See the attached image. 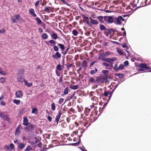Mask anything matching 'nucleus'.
I'll return each mask as SVG.
<instances>
[{
	"label": "nucleus",
	"mask_w": 151,
	"mask_h": 151,
	"mask_svg": "<svg viewBox=\"0 0 151 151\" xmlns=\"http://www.w3.org/2000/svg\"><path fill=\"white\" fill-rule=\"evenodd\" d=\"M147 0H145L144 3L142 0H133L130 4L133 8L136 7V9L139 8L146 5Z\"/></svg>",
	"instance_id": "obj_1"
},
{
	"label": "nucleus",
	"mask_w": 151,
	"mask_h": 151,
	"mask_svg": "<svg viewBox=\"0 0 151 151\" xmlns=\"http://www.w3.org/2000/svg\"><path fill=\"white\" fill-rule=\"evenodd\" d=\"M73 65V64H68V63L66 65V67L68 69V70H69V68L70 67H72Z\"/></svg>",
	"instance_id": "obj_54"
},
{
	"label": "nucleus",
	"mask_w": 151,
	"mask_h": 151,
	"mask_svg": "<svg viewBox=\"0 0 151 151\" xmlns=\"http://www.w3.org/2000/svg\"><path fill=\"white\" fill-rule=\"evenodd\" d=\"M24 70L23 68L20 69L19 70V74H22L24 73Z\"/></svg>",
	"instance_id": "obj_47"
},
{
	"label": "nucleus",
	"mask_w": 151,
	"mask_h": 151,
	"mask_svg": "<svg viewBox=\"0 0 151 151\" xmlns=\"http://www.w3.org/2000/svg\"><path fill=\"white\" fill-rule=\"evenodd\" d=\"M49 42L50 43H51V44H54V45H55L56 43V42L54 40H50L49 41Z\"/></svg>",
	"instance_id": "obj_61"
},
{
	"label": "nucleus",
	"mask_w": 151,
	"mask_h": 151,
	"mask_svg": "<svg viewBox=\"0 0 151 151\" xmlns=\"http://www.w3.org/2000/svg\"><path fill=\"white\" fill-rule=\"evenodd\" d=\"M16 95L17 97L20 98L22 96L23 93L21 91H17L16 93Z\"/></svg>",
	"instance_id": "obj_15"
},
{
	"label": "nucleus",
	"mask_w": 151,
	"mask_h": 151,
	"mask_svg": "<svg viewBox=\"0 0 151 151\" xmlns=\"http://www.w3.org/2000/svg\"><path fill=\"white\" fill-rule=\"evenodd\" d=\"M37 108H33L32 109V114L35 113V114H37Z\"/></svg>",
	"instance_id": "obj_39"
},
{
	"label": "nucleus",
	"mask_w": 151,
	"mask_h": 151,
	"mask_svg": "<svg viewBox=\"0 0 151 151\" xmlns=\"http://www.w3.org/2000/svg\"><path fill=\"white\" fill-rule=\"evenodd\" d=\"M137 67L140 68V69H137V70L139 71H145L146 70H151V68L147 66V65L145 63H142L139 64L137 66Z\"/></svg>",
	"instance_id": "obj_2"
},
{
	"label": "nucleus",
	"mask_w": 151,
	"mask_h": 151,
	"mask_svg": "<svg viewBox=\"0 0 151 151\" xmlns=\"http://www.w3.org/2000/svg\"><path fill=\"white\" fill-rule=\"evenodd\" d=\"M53 49L55 51H56V52H57L58 50H59V48H58V47L56 46V45H55L54 47H53Z\"/></svg>",
	"instance_id": "obj_57"
},
{
	"label": "nucleus",
	"mask_w": 151,
	"mask_h": 151,
	"mask_svg": "<svg viewBox=\"0 0 151 151\" xmlns=\"http://www.w3.org/2000/svg\"><path fill=\"white\" fill-rule=\"evenodd\" d=\"M108 95H110L109 91H105L104 93L103 94V95L105 97L107 96Z\"/></svg>",
	"instance_id": "obj_34"
},
{
	"label": "nucleus",
	"mask_w": 151,
	"mask_h": 151,
	"mask_svg": "<svg viewBox=\"0 0 151 151\" xmlns=\"http://www.w3.org/2000/svg\"><path fill=\"white\" fill-rule=\"evenodd\" d=\"M51 109L53 111L55 110V104L54 103H53L51 104Z\"/></svg>",
	"instance_id": "obj_40"
},
{
	"label": "nucleus",
	"mask_w": 151,
	"mask_h": 151,
	"mask_svg": "<svg viewBox=\"0 0 151 151\" xmlns=\"http://www.w3.org/2000/svg\"><path fill=\"white\" fill-rule=\"evenodd\" d=\"M0 73L2 75H6L5 72H3V70H2V68L0 67Z\"/></svg>",
	"instance_id": "obj_62"
},
{
	"label": "nucleus",
	"mask_w": 151,
	"mask_h": 151,
	"mask_svg": "<svg viewBox=\"0 0 151 151\" xmlns=\"http://www.w3.org/2000/svg\"><path fill=\"white\" fill-rule=\"evenodd\" d=\"M5 120H6L10 124L11 123V119L9 117V116Z\"/></svg>",
	"instance_id": "obj_52"
},
{
	"label": "nucleus",
	"mask_w": 151,
	"mask_h": 151,
	"mask_svg": "<svg viewBox=\"0 0 151 151\" xmlns=\"http://www.w3.org/2000/svg\"><path fill=\"white\" fill-rule=\"evenodd\" d=\"M4 148L6 150H8L10 149L9 147V146H7L6 145H5L4 146Z\"/></svg>",
	"instance_id": "obj_60"
},
{
	"label": "nucleus",
	"mask_w": 151,
	"mask_h": 151,
	"mask_svg": "<svg viewBox=\"0 0 151 151\" xmlns=\"http://www.w3.org/2000/svg\"><path fill=\"white\" fill-rule=\"evenodd\" d=\"M56 68L59 70H61L63 69V66H61L60 64H58L56 66Z\"/></svg>",
	"instance_id": "obj_30"
},
{
	"label": "nucleus",
	"mask_w": 151,
	"mask_h": 151,
	"mask_svg": "<svg viewBox=\"0 0 151 151\" xmlns=\"http://www.w3.org/2000/svg\"><path fill=\"white\" fill-rule=\"evenodd\" d=\"M20 132L19 131V130L16 129V130L15 133V135H20Z\"/></svg>",
	"instance_id": "obj_49"
},
{
	"label": "nucleus",
	"mask_w": 151,
	"mask_h": 151,
	"mask_svg": "<svg viewBox=\"0 0 151 151\" xmlns=\"http://www.w3.org/2000/svg\"><path fill=\"white\" fill-rule=\"evenodd\" d=\"M23 124L26 126L29 125V123L28 122V120L26 117H24L23 118Z\"/></svg>",
	"instance_id": "obj_12"
},
{
	"label": "nucleus",
	"mask_w": 151,
	"mask_h": 151,
	"mask_svg": "<svg viewBox=\"0 0 151 151\" xmlns=\"http://www.w3.org/2000/svg\"><path fill=\"white\" fill-rule=\"evenodd\" d=\"M114 29L110 28H106L104 32V33L107 36H108L110 34H111L112 32H114Z\"/></svg>",
	"instance_id": "obj_7"
},
{
	"label": "nucleus",
	"mask_w": 151,
	"mask_h": 151,
	"mask_svg": "<svg viewBox=\"0 0 151 151\" xmlns=\"http://www.w3.org/2000/svg\"><path fill=\"white\" fill-rule=\"evenodd\" d=\"M117 53L118 54H120V55H123V52H122V50H121V49H118L117 50Z\"/></svg>",
	"instance_id": "obj_44"
},
{
	"label": "nucleus",
	"mask_w": 151,
	"mask_h": 151,
	"mask_svg": "<svg viewBox=\"0 0 151 151\" xmlns=\"http://www.w3.org/2000/svg\"><path fill=\"white\" fill-rule=\"evenodd\" d=\"M20 101L19 100H17L15 99H14L13 101V103L17 105H18L19 104Z\"/></svg>",
	"instance_id": "obj_41"
},
{
	"label": "nucleus",
	"mask_w": 151,
	"mask_h": 151,
	"mask_svg": "<svg viewBox=\"0 0 151 151\" xmlns=\"http://www.w3.org/2000/svg\"><path fill=\"white\" fill-rule=\"evenodd\" d=\"M58 46L63 50H65V47L64 45L58 43Z\"/></svg>",
	"instance_id": "obj_27"
},
{
	"label": "nucleus",
	"mask_w": 151,
	"mask_h": 151,
	"mask_svg": "<svg viewBox=\"0 0 151 151\" xmlns=\"http://www.w3.org/2000/svg\"><path fill=\"white\" fill-rule=\"evenodd\" d=\"M114 21H116V22L117 24L119 25L121 24L122 23V22L124 20L123 18L120 16H119L117 17L114 19Z\"/></svg>",
	"instance_id": "obj_6"
},
{
	"label": "nucleus",
	"mask_w": 151,
	"mask_h": 151,
	"mask_svg": "<svg viewBox=\"0 0 151 151\" xmlns=\"http://www.w3.org/2000/svg\"><path fill=\"white\" fill-rule=\"evenodd\" d=\"M116 86L115 87V88L112 90V91H111V92L110 91V95L109 96V99H110L111 97L112 94L113 92H114V89L116 88Z\"/></svg>",
	"instance_id": "obj_50"
},
{
	"label": "nucleus",
	"mask_w": 151,
	"mask_h": 151,
	"mask_svg": "<svg viewBox=\"0 0 151 151\" xmlns=\"http://www.w3.org/2000/svg\"><path fill=\"white\" fill-rule=\"evenodd\" d=\"M106 58L104 54H100L98 56V59L100 60H102L103 61L105 62Z\"/></svg>",
	"instance_id": "obj_17"
},
{
	"label": "nucleus",
	"mask_w": 151,
	"mask_h": 151,
	"mask_svg": "<svg viewBox=\"0 0 151 151\" xmlns=\"http://www.w3.org/2000/svg\"><path fill=\"white\" fill-rule=\"evenodd\" d=\"M102 65H103L105 66L106 67H107L109 66H110V65H109V64H108L106 63H102Z\"/></svg>",
	"instance_id": "obj_55"
},
{
	"label": "nucleus",
	"mask_w": 151,
	"mask_h": 151,
	"mask_svg": "<svg viewBox=\"0 0 151 151\" xmlns=\"http://www.w3.org/2000/svg\"><path fill=\"white\" fill-rule=\"evenodd\" d=\"M104 109V107H100L99 108V114H98V115H100L103 111Z\"/></svg>",
	"instance_id": "obj_36"
},
{
	"label": "nucleus",
	"mask_w": 151,
	"mask_h": 151,
	"mask_svg": "<svg viewBox=\"0 0 151 151\" xmlns=\"http://www.w3.org/2000/svg\"><path fill=\"white\" fill-rule=\"evenodd\" d=\"M5 82V78H1L0 80V83H4Z\"/></svg>",
	"instance_id": "obj_53"
},
{
	"label": "nucleus",
	"mask_w": 151,
	"mask_h": 151,
	"mask_svg": "<svg viewBox=\"0 0 151 151\" xmlns=\"http://www.w3.org/2000/svg\"><path fill=\"white\" fill-rule=\"evenodd\" d=\"M118 63H117L115 65L114 67V69L115 70L117 71L118 70V68L117 67Z\"/></svg>",
	"instance_id": "obj_56"
},
{
	"label": "nucleus",
	"mask_w": 151,
	"mask_h": 151,
	"mask_svg": "<svg viewBox=\"0 0 151 151\" xmlns=\"http://www.w3.org/2000/svg\"><path fill=\"white\" fill-rule=\"evenodd\" d=\"M61 56V54L59 52H57L55 53V55H52V58L57 60L58 58H60Z\"/></svg>",
	"instance_id": "obj_10"
},
{
	"label": "nucleus",
	"mask_w": 151,
	"mask_h": 151,
	"mask_svg": "<svg viewBox=\"0 0 151 151\" xmlns=\"http://www.w3.org/2000/svg\"><path fill=\"white\" fill-rule=\"evenodd\" d=\"M25 85L28 87H30L32 85V83H28L27 81H24Z\"/></svg>",
	"instance_id": "obj_29"
},
{
	"label": "nucleus",
	"mask_w": 151,
	"mask_h": 151,
	"mask_svg": "<svg viewBox=\"0 0 151 151\" xmlns=\"http://www.w3.org/2000/svg\"><path fill=\"white\" fill-rule=\"evenodd\" d=\"M96 94V93L94 91H91L90 92L89 95L91 97H93V96H95V95Z\"/></svg>",
	"instance_id": "obj_46"
},
{
	"label": "nucleus",
	"mask_w": 151,
	"mask_h": 151,
	"mask_svg": "<svg viewBox=\"0 0 151 151\" xmlns=\"http://www.w3.org/2000/svg\"><path fill=\"white\" fill-rule=\"evenodd\" d=\"M64 100V99L63 98H60L58 101L59 104H62L63 103Z\"/></svg>",
	"instance_id": "obj_59"
},
{
	"label": "nucleus",
	"mask_w": 151,
	"mask_h": 151,
	"mask_svg": "<svg viewBox=\"0 0 151 151\" xmlns=\"http://www.w3.org/2000/svg\"><path fill=\"white\" fill-rule=\"evenodd\" d=\"M29 13L32 15L33 17H35L37 16V14L35 13V10L33 9H30L29 10Z\"/></svg>",
	"instance_id": "obj_11"
},
{
	"label": "nucleus",
	"mask_w": 151,
	"mask_h": 151,
	"mask_svg": "<svg viewBox=\"0 0 151 151\" xmlns=\"http://www.w3.org/2000/svg\"><path fill=\"white\" fill-rule=\"evenodd\" d=\"M97 69L96 68L95 69V70H92L90 71V74L91 75H93L95 74L97 71Z\"/></svg>",
	"instance_id": "obj_32"
},
{
	"label": "nucleus",
	"mask_w": 151,
	"mask_h": 151,
	"mask_svg": "<svg viewBox=\"0 0 151 151\" xmlns=\"http://www.w3.org/2000/svg\"><path fill=\"white\" fill-rule=\"evenodd\" d=\"M47 35L45 33H43L42 36V37L43 39H46L48 38Z\"/></svg>",
	"instance_id": "obj_31"
},
{
	"label": "nucleus",
	"mask_w": 151,
	"mask_h": 151,
	"mask_svg": "<svg viewBox=\"0 0 151 151\" xmlns=\"http://www.w3.org/2000/svg\"><path fill=\"white\" fill-rule=\"evenodd\" d=\"M35 19L37 22V23L38 25L40 24H42V21L38 17H37L35 18Z\"/></svg>",
	"instance_id": "obj_23"
},
{
	"label": "nucleus",
	"mask_w": 151,
	"mask_h": 151,
	"mask_svg": "<svg viewBox=\"0 0 151 151\" xmlns=\"http://www.w3.org/2000/svg\"><path fill=\"white\" fill-rule=\"evenodd\" d=\"M124 64L125 65L128 66L129 65V63L128 61L126 60L124 62Z\"/></svg>",
	"instance_id": "obj_64"
},
{
	"label": "nucleus",
	"mask_w": 151,
	"mask_h": 151,
	"mask_svg": "<svg viewBox=\"0 0 151 151\" xmlns=\"http://www.w3.org/2000/svg\"><path fill=\"white\" fill-rule=\"evenodd\" d=\"M97 110V108L96 107L94 109V110L92 111V114H90V116H92L94 114H95V116L97 115L98 114V111Z\"/></svg>",
	"instance_id": "obj_20"
},
{
	"label": "nucleus",
	"mask_w": 151,
	"mask_h": 151,
	"mask_svg": "<svg viewBox=\"0 0 151 151\" xmlns=\"http://www.w3.org/2000/svg\"><path fill=\"white\" fill-rule=\"evenodd\" d=\"M87 62L86 60H84L82 62L81 65L84 68H86L87 67Z\"/></svg>",
	"instance_id": "obj_25"
},
{
	"label": "nucleus",
	"mask_w": 151,
	"mask_h": 151,
	"mask_svg": "<svg viewBox=\"0 0 151 151\" xmlns=\"http://www.w3.org/2000/svg\"><path fill=\"white\" fill-rule=\"evenodd\" d=\"M95 81L94 78L93 77H90L89 78V82L93 83H94Z\"/></svg>",
	"instance_id": "obj_45"
},
{
	"label": "nucleus",
	"mask_w": 151,
	"mask_h": 151,
	"mask_svg": "<svg viewBox=\"0 0 151 151\" xmlns=\"http://www.w3.org/2000/svg\"><path fill=\"white\" fill-rule=\"evenodd\" d=\"M109 71L108 70H103L102 71L103 73L105 74V75H107L109 73Z\"/></svg>",
	"instance_id": "obj_51"
},
{
	"label": "nucleus",
	"mask_w": 151,
	"mask_h": 151,
	"mask_svg": "<svg viewBox=\"0 0 151 151\" xmlns=\"http://www.w3.org/2000/svg\"><path fill=\"white\" fill-rule=\"evenodd\" d=\"M17 79L18 81L21 83L24 82V81H25V79L22 77L18 76L17 77Z\"/></svg>",
	"instance_id": "obj_21"
},
{
	"label": "nucleus",
	"mask_w": 151,
	"mask_h": 151,
	"mask_svg": "<svg viewBox=\"0 0 151 151\" xmlns=\"http://www.w3.org/2000/svg\"><path fill=\"white\" fill-rule=\"evenodd\" d=\"M8 116V114H4L2 113H0V116L4 120Z\"/></svg>",
	"instance_id": "obj_18"
},
{
	"label": "nucleus",
	"mask_w": 151,
	"mask_h": 151,
	"mask_svg": "<svg viewBox=\"0 0 151 151\" xmlns=\"http://www.w3.org/2000/svg\"><path fill=\"white\" fill-rule=\"evenodd\" d=\"M117 59L116 58L113 57L112 58H106L105 62L106 61L107 63H109L110 65V67L112 68L113 67V64L114 62Z\"/></svg>",
	"instance_id": "obj_5"
},
{
	"label": "nucleus",
	"mask_w": 151,
	"mask_h": 151,
	"mask_svg": "<svg viewBox=\"0 0 151 151\" xmlns=\"http://www.w3.org/2000/svg\"><path fill=\"white\" fill-rule=\"evenodd\" d=\"M97 19L98 20V22L100 23L101 24H104L105 21L104 20V16H99L97 17Z\"/></svg>",
	"instance_id": "obj_8"
},
{
	"label": "nucleus",
	"mask_w": 151,
	"mask_h": 151,
	"mask_svg": "<svg viewBox=\"0 0 151 151\" xmlns=\"http://www.w3.org/2000/svg\"><path fill=\"white\" fill-rule=\"evenodd\" d=\"M70 88L73 90H76L79 88V86L77 85L70 86Z\"/></svg>",
	"instance_id": "obj_26"
},
{
	"label": "nucleus",
	"mask_w": 151,
	"mask_h": 151,
	"mask_svg": "<svg viewBox=\"0 0 151 151\" xmlns=\"http://www.w3.org/2000/svg\"><path fill=\"white\" fill-rule=\"evenodd\" d=\"M60 116L57 115L56 117L55 121L57 122V124H58V123L59 121L60 118Z\"/></svg>",
	"instance_id": "obj_42"
},
{
	"label": "nucleus",
	"mask_w": 151,
	"mask_h": 151,
	"mask_svg": "<svg viewBox=\"0 0 151 151\" xmlns=\"http://www.w3.org/2000/svg\"><path fill=\"white\" fill-rule=\"evenodd\" d=\"M90 22L92 24L97 25L98 24V21L92 19L91 17L90 18Z\"/></svg>",
	"instance_id": "obj_13"
},
{
	"label": "nucleus",
	"mask_w": 151,
	"mask_h": 151,
	"mask_svg": "<svg viewBox=\"0 0 151 151\" xmlns=\"http://www.w3.org/2000/svg\"><path fill=\"white\" fill-rule=\"evenodd\" d=\"M25 146V144L23 143H20L19 146V147L21 148V149H23Z\"/></svg>",
	"instance_id": "obj_43"
},
{
	"label": "nucleus",
	"mask_w": 151,
	"mask_h": 151,
	"mask_svg": "<svg viewBox=\"0 0 151 151\" xmlns=\"http://www.w3.org/2000/svg\"><path fill=\"white\" fill-rule=\"evenodd\" d=\"M100 29L101 31L105 30L106 28L105 26L101 24L99 25Z\"/></svg>",
	"instance_id": "obj_24"
},
{
	"label": "nucleus",
	"mask_w": 151,
	"mask_h": 151,
	"mask_svg": "<svg viewBox=\"0 0 151 151\" xmlns=\"http://www.w3.org/2000/svg\"><path fill=\"white\" fill-rule=\"evenodd\" d=\"M32 148L30 145H28L27 148L25 149V151H29L30 150H31Z\"/></svg>",
	"instance_id": "obj_38"
},
{
	"label": "nucleus",
	"mask_w": 151,
	"mask_h": 151,
	"mask_svg": "<svg viewBox=\"0 0 151 151\" xmlns=\"http://www.w3.org/2000/svg\"><path fill=\"white\" fill-rule=\"evenodd\" d=\"M104 54V56L106 57L109 55H110L111 54V52L109 51H108L105 52L103 53Z\"/></svg>",
	"instance_id": "obj_33"
},
{
	"label": "nucleus",
	"mask_w": 151,
	"mask_h": 151,
	"mask_svg": "<svg viewBox=\"0 0 151 151\" xmlns=\"http://www.w3.org/2000/svg\"><path fill=\"white\" fill-rule=\"evenodd\" d=\"M91 109L88 108H86L85 113L87 115H88V114H87L89 113Z\"/></svg>",
	"instance_id": "obj_37"
},
{
	"label": "nucleus",
	"mask_w": 151,
	"mask_h": 151,
	"mask_svg": "<svg viewBox=\"0 0 151 151\" xmlns=\"http://www.w3.org/2000/svg\"><path fill=\"white\" fill-rule=\"evenodd\" d=\"M103 76H99L97 78L96 80L95 81V82L96 83H102L104 81Z\"/></svg>",
	"instance_id": "obj_9"
},
{
	"label": "nucleus",
	"mask_w": 151,
	"mask_h": 151,
	"mask_svg": "<svg viewBox=\"0 0 151 151\" xmlns=\"http://www.w3.org/2000/svg\"><path fill=\"white\" fill-rule=\"evenodd\" d=\"M72 34L73 35L76 36L78 34V32L76 30L74 29L72 31Z\"/></svg>",
	"instance_id": "obj_35"
},
{
	"label": "nucleus",
	"mask_w": 151,
	"mask_h": 151,
	"mask_svg": "<svg viewBox=\"0 0 151 151\" xmlns=\"http://www.w3.org/2000/svg\"><path fill=\"white\" fill-rule=\"evenodd\" d=\"M83 18L84 20L85 21H88L89 20L88 18L85 15H83Z\"/></svg>",
	"instance_id": "obj_48"
},
{
	"label": "nucleus",
	"mask_w": 151,
	"mask_h": 151,
	"mask_svg": "<svg viewBox=\"0 0 151 151\" xmlns=\"http://www.w3.org/2000/svg\"><path fill=\"white\" fill-rule=\"evenodd\" d=\"M15 17L16 19L18 20L19 21L24 22V20H23V18L21 17L19 14H16L15 15Z\"/></svg>",
	"instance_id": "obj_16"
},
{
	"label": "nucleus",
	"mask_w": 151,
	"mask_h": 151,
	"mask_svg": "<svg viewBox=\"0 0 151 151\" xmlns=\"http://www.w3.org/2000/svg\"><path fill=\"white\" fill-rule=\"evenodd\" d=\"M114 16H104V20L105 23L111 24L113 22Z\"/></svg>",
	"instance_id": "obj_3"
},
{
	"label": "nucleus",
	"mask_w": 151,
	"mask_h": 151,
	"mask_svg": "<svg viewBox=\"0 0 151 151\" xmlns=\"http://www.w3.org/2000/svg\"><path fill=\"white\" fill-rule=\"evenodd\" d=\"M69 91L68 88L67 87L65 88L64 91V94H62V96H64V95H66L68 94Z\"/></svg>",
	"instance_id": "obj_28"
},
{
	"label": "nucleus",
	"mask_w": 151,
	"mask_h": 151,
	"mask_svg": "<svg viewBox=\"0 0 151 151\" xmlns=\"http://www.w3.org/2000/svg\"><path fill=\"white\" fill-rule=\"evenodd\" d=\"M91 99L93 101H95L94 103H95V104H94L93 103V104H97V103L98 102V98L97 97H96L95 96H93V97H91Z\"/></svg>",
	"instance_id": "obj_22"
},
{
	"label": "nucleus",
	"mask_w": 151,
	"mask_h": 151,
	"mask_svg": "<svg viewBox=\"0 0 151 151\" xmlns=\"http://www.w3.org/2000/svg\"><path fill=\"white\" fill-rule=\"evenodd\" d=\"M51 10V8L48 6H46L45 8L44 11L48 13H50V10Z\"/></svg>",
	"instance_id": "obj_19"
},
{
	"label": "nucleus",
	"mask_w": 151,
	"mask_h": 151,
	"mask_svg": "<svg viewBox=\"0 0 151 151\" xmlns=\"http://www.w3.org/2000/svg\"><path fill=\"white\" fill-rule=\"evenodd\" d=\"M118 70H122L124 69V66L122 64H120L118 68Z\"/></svg>",
	"instance_id": "obj_58"
},
{
	"label": "nucleus",
	"mask_w": 151,
	"mask_h": 151,
	"mask_svg": "<svg viewBox=\"0 0 151 151\" xmlns=\"http://www.w3.org/2000/svg\"><path fill=\"white\" fill-rule=\"evenodd\" d=\"M22 128V126L21 124H19L17 127V129L19 130V129Z\"/></svg>",
	"instance_id": "obj_63"
},
{
	"label": "nucleus",
	"mask_w": 151,
	"mask_h": 151,
	"mask_svg": "<svg viewBox=\"0 0 151 151\" xmlns=\"http://www.w3.org/2000/svg\"><path fill=\"white\" fill-rule=\"evenodd\" d=\"M35 128V125L30 124L28 126L25 127L24 129L27 132H31L34 130Z\"/></svg>",
	"instance_id": "obj_4"
},
{
	"label": "nucleus",
	"mask_w": 151,
	"mask_h": 151,
	"mask_svg": "<svg viewBox=\"0 0 151 151\" xmlns=\"http://www.w3.org/2000/svg\"><path fill=\"white\" fill-rule=\"evenodd\" d=\"M51 36L52 38L54 40H56L58 37L57 35L55 33V32H52Z\"/></svg>",
	"instance_id": "obj_14"
}]
</instances>
